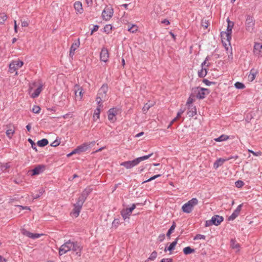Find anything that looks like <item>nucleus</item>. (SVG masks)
<instances>
[{"label":"nucleus","instance_id":"9","mask_svg":"<svg viewBox=\"0 0 262 262\" xmlns=\"http://www.w3.org/2000/svg\"><path fill=\"white\" fill-rule=\"evenodd\" d=\"M253 53L256 56H262V42L255 43L253 48Z\"/></svg>","mask_w":262,"mask_h":262},{"label":"nucleus","instance_id":"14","mask_svg":"<svg viewBox=\"0 0 262 262\" xmlns=\"http://www.w3.org/2000/svg\"><path fill=\"white\" fill-rule=\"evenodd\" d=\"M42 84L41 83H39L37 88L32 93H31V92L32 88H31L29 90V93L31 94V97L33 98L37 97L42 90Z\"/></svg>","mask_w":262,"mask_h":262},{"label":"nucleus","instance_id":"33","mask_svg":"<svg viewBox=\"0 0 262 262\" xmlns=\"http://www.w3.org/2000/svg\"><path fill=\"white\" fill-rule=\"evenodd\" d=\"M7 18V16L5 13H0V24H3Z\"/></svg>","mask_w":262,"mask_h":262},{"label":"nucleus","instance_id":"24","mask_svg":"<svg viewBox=\"0 0 262 262\" xmlns=\"http://www.w3.org/2000/svg\"><path fill=\"white\" fill-rule=\"evenodd\" d=\"M121 214L124 220L129 219L132 213L127 208L123 209L121 212Z\"/></svg>","mask_w":262,"mask_h":262},{"label":"nucleus","instance_id":"26","mask_svg":"<svg viewBox=\"0 0 262 262\" xmlns=\"http://www.w3.org/2000/svg\"><path fill=\"white\" fill-rule=\"evenodd\" d=\"M227 22L228 26L226 32L230 33V34H231L232 30L234 26V23L233 21H230L229 18L227 19Z\"/></svg>","mask_w":262,"mask_h":262},{"label":"nucleus","instance_id":"50","mask_svg":"<svg viewBox=\"0 0 262 262\" xmlns=\"http://www.w3.org/2000/svg\"><path fill=\"white\" fill-rule=\"evenodd\" d=\"M108 119L112 123L114 122L117 120L115 116H108Z\"/></svg>","mask_w":262,"mask_h":262},{"label":"nucleus","instance_id":"3","mask_svg":"<svg viewBox=\"0 0 262 262\" xmlns=\"http://www.w3.org/2000/svg\"><path fill=\"white\" fill-rule=\"evenodd\" d=\"M152 155V154H150L148 155L137 158L132 161H125L121 163L120 165L124 166L126 169H130L137 166L141 161L149 159Z\"/></svg>","mask_w":262,"mask_h":262},{"label":"nucleus","instance_id":"13","mask_svg":"<svg viewBox=\"0 0 262 262\" xmlns=\"http://www.w3.org/2000/svg\"><path fill=\"white\" fill-rule=\"evenodd\" d=\"M75 95L76 100H81L83 96L82 89L78 85L74 86Z\"/></svg>","mask_w":262,"mask_h":262},{"label":"nucleus","instance_id":"21","mask_svg":"<svg viewBox=\"0 0 262 262\" xmlns=\"http://www.w3.org/2000/svg\"><path fill=\"white\" fill-rule=\"evenodd\" d=\"M74 7L77 13L81 14L83 12L82 5L80 2H75Z\"/></svg>","mask_w":262,"mask_h":262},{"label":"nucleus","instance_id":"34","mask_svg":"<svg viewBox=\"0 0 262 262\" xmlns=\"http://www.w3.org/2000/svg\"><path fill=\"white\" fill-rule=\"evenodd\" d=\"M138 30V27L136 25H132L130 27L128 26V31L131 33H135Z\"/></svg>","mask_w":262,"mask_h":262},{"label":"nucleus","instance_id":"27","mask_svg":"<svg viewBox=\"0 0 262 262\" xmlns=\"http://www.w3.org/2000/svg\"><path fill=\"white\" fill-rule=\"evenodd\" d=\"M229 139V136L226 135H222L217 138H215L214 140L216 142H222L224 141Z\"/></svg>","mask_w":262,"mask_h":262},{"label":"nucleus","instance_id":"10","mask_svg":"<svg viewBox=\"0 0 262 262\" xmlns=\"http://www.w3.org/2000/svg\"><path fill=\"white\" fill-rule=\"evenodd\" d=\"M221 35L223 43H225V46H227V42H228L230 45V41L231 39V34L226 32H222L221 33Z\"/></svg>","mask_w":262,"mask_h":262},{"label":"nucleus","instance_id":"22","mask_svg":"<svg viewBox=\"0 0 262 262\" xmlns=\"http://www.w3.org/2000/svg\"><path fill=\"white\" fill-rule=\"evenodd\" d=\"M226 161V159H225L224 158L217 159L213 163V168L215 169H217L220 166H222Z\"/></svg>","mask_w":262,"mask_h":262},{"label":"nucleus","instance_id":"47","mask_svg":"<svg viewBox=\"0 0 262 262\" xmlns=\"http://www.w3.org/2000/svg\"><path fill=\"white\" fill-rule=\"evenodd\" d=\"M194 99H195V96L191 94L188 98L187 103L188 104H190V103H192V102L194 100Z\"/></svg>","mask_w":262,"mask_h":262},{"label":"nucleus","instance_id":"6","mask_svg":"<svg viewBox=\"0 0 262 262\" xmlns=\"http://www.w3.org/2000/svg\"><path fill=\"white\" fill-rule=\"evenodd\" d=\"M24 64V62L20 60H15L12 61L9 64V71L12 73L15 72V75H17V70L20 68Z\"/></svg>","mask_w":262,"mask_h":262},{"label":"nucleus","instance_id":"56","mask_svg":"<svg viewBox=\"0 0 262 262\" xmlns=\"http://www.w3.org/2000/svg\"><path fill=\"white\" fill-rule=\"evenodd\" d=\"M21 26L23 27H27L29 25V24L27 21L26 20H21Z\"/></svg>","mask_w":262,"mask_h":262},{"label":"nucleus","instance_id":"17","mask_svg":"<svg viewBox=\"0 0 262 262\" xmlns=\"http://www.w3.org/2000/svg\"><path fill=\"white\" fill-rule=\"evenodd\" d=\"M80 45V41L79 39H78L77 40L75 41L73 44L72 45L70 51V56L72 57L73 55H74V52L75 50H76L79 47Z\"/></svg>","mask_w":262,"mask_h":262},{"label":"nucleus","instance_id":"4","mask_svg":"<svg viewBox=\"0 0 262 262\" xmlns=\"http://www.w3.org/2000/svg\"><path fill=\"white\" fill-rule=\"evenodd\" d=\"M198 204V199L196 198H192L182 206V209L184 212L189 213L192 211L194 207Z\"/></svg>","mask_w":262,"mask_h":262},{"label":"nucleus","instance_id":"30","mask_svg":"<svg viewBox=\"0 0 262 262\" xmlns=\"http://www.w3.org/2000/svg\"><path fill=\"white\" fill-rule=\"evenodd\" d=\"M231 247L232 248L236 249L237 251L239 250V245L236 241L234 239L231 241Z\"/></svg>","mask_w":262,"mask_h":262},{"label":"nucleus","instance_id":"46","mask_svg":"<svg viewBox=\"0 0 262 262\" xmlns=\"http://www.w3.org/2000/svg\"><path fill=\"white\" fill-rule=\"evenodd\" d=\"M235 184L236 187L241 188L244 185V183L242 181L238 180L235 182Z\"/></svg>","mask_w":262,"mask_h":262},{"label":"nucleus","instance_id":"55","mask_svg":"<svg viewBox=\"0 0 262 262\" xmlns=\"http://www.w3.org/2000/svg\"><path fill=\"white\" fill-rule=\"evenodd\" d=\"M242 204L239 205L236 209L235 210V211L237 212L238 214H239V212L242 209Z\"/></svg>","mask_w":262,"mask_h":262},{"label":"nucleus","instance_id":"37","mask_svg":"<svg viewBox=\"0 0 262 262\" xmlns=\"http://www.w3.org/2000/svg\"><path fill=\"white\" fill-rule=\"evenodd\" d=\"M120 225V220L119 219H115L112 223V226L117 228L119 225Z\"/></svg>","mask_w":262,"mask_h":262},{"label":"nucleus","instance_id":"48","mask_svg":"<svg viewBox=\"0 0 262 262\" xmlns=\"http://www.w3.org/2000/svg\"><path fill=\"white\" fill-rule=\"evenodd\" d=\"M205 239V236L202 234H197L194 237V239Z\"/></svg>","mask_w":262,"mask_h":262},{"label":"nucleus","instance_id":"49","mask_svg":"<svg viewBox=\"0 0 262 262\" xmlns=\"http://www.w3.org/2000/svg\"><path fill=\"white\" fill-rule=\"evenodd\" d=\"M160 174H157V175H155L152 177H151L150 178L148 179V180L145 181L143 183H146V182H150L152 180H155V179L160 177Z\"/></svg>","mask_w":262,"mask_h":262},{"label":"nucleus","instance_id":"41","mask_svg":"<svg viewBox=\"0 0 262 262\" xmlns=\"http://www.w3.org/2000/svg\"><path fill=\"white\" fill-rule=\"evenodd\" d=\"M31 110L33 113L37 114V113H39V111L40 110V108L39 106L34 105L32 107Z\"/></svg>","mask_w":262,"mask_h":262},{"label":"nucleus","instance_id":"20","mask_svg":"<svg viewBox=\"0 0 262 262\" xmlns=\"http://www.w3.org/2000/svg\"><path fill=\"white\" fill-rule=\"evenodd\" d=\"M74 207L71 213V215L72 217H77L78 216L81 211L82 207L76 204H74Z\"/></svg>","mask_w":262,"mask_h":262},{"label":"nucleus","instance_id":"45","mask_svg":"<svg viewBox=\"0 0 262 262\" xmlns=\"http://www.w3.org/2000/svg\"><path fill=\"white\" fill-rule=\"evenodd\" d=\"M248 151L249 152L251 153L253 155L255 156H260L262 155V152L260 151H258L257 152H254V151L251 149H248Z\"/></svg>","mask_w":262,"mask_h":262},{"label":"nucleus","instance_id":"54","mask_svg":"<svg viewBox=\"0 0 262 262\" xmlns=\"http://www.w3.org/2000/svg\"><path fill=\"white\" fill-rule=\"evenodd\" d=\"M17 207L18 208H19V210L27 209V210H30V208L29 207H27V206L23 207L22 206L18 205V206H17Z\"/></svg>","mask_w":262,"mask_h":262},{"label":"nucleus","instance_id":"12","mask_svg":"<svg viewBox=\"0 0 262 262\" xmlns=\"http://www.w3.org/2000/svg\"><path fill=\"white\" fill-rule=\"evenodd\" d=\"M109 57L108 51L105 48H103L100 54V60L102 61L106 62L107 61Z\"/></svg>","mask_w":262,"mask_h":262},{"label":"nucleus","instance_id":"11","mask_svg":"<svg viewBox=\"0 0 262 262\" xmlns=\"http://www.w3.org/2000/svg\"><path fill=\"white\" fill-rule=\"evenodd\" d=\"M223 217L221 216L218 215H214L212 216L211 221H209L211 224H209L208 226H210L211 224L218 226L223 221Z\"/></svg>","mask_w":262,"mask_h":262},{"label":"nucleus","instance_id":"38","mask_svg":"<svg viewBox=\"0 0 262 262\" xmlns=\"http://www.w3.org/2000/svg\"><path fill=\"white\" fill-rule=\"evenodd\" d=\"M9 167H10V165H9L8 163L2 164L0 165V168L4 172L6 171L7 170V169H8Z\"/></svg>","mask_w":262,"mask_h":262},{"label":"nucleus","instance_id":"57","mask_svg":"<svg viewBox=\"0 0 262 262\" xmlns=\"http://www.w3.org/2000/svg\"><path fill=\"white\" fill-rule=\"evenodd\" d=\"M99 28V26L98 25H95L94 26V27H93V29L92 30V31H91V34H93V33L95 32V31H97L98 30Z\"/></svg>","mask_w":262,"mask_h":262},{"label":"nucleus","instance_id":"1","mask_svg":"<svg viewBox=\"0 0 262 262\" xmlns=\"http://www.w3.org/2000/svg\"><path fill=\"white\" fill-rule=\"evenodd\" d=\"M107 92L108 86L106 84H103L99 89L95 99L97 107L95 110L93 115H100L103 109L104 105L103 103L108 99Z\"/></svg>","mask_w":262,"mask_h":262},{"label":"nucleus","instance_id":"19","mask_svg":"<svg viewBox=\"0 0 262 262\" xmlns=\"http://www.w3.org/2000/svg\"><path fill=\"white\" fill-rule=\"evenodd\" d=\"M91 144H94V143L92 142ZM90 144L91 143H83L82 145L78 146L77 147L78 154L87 151L90 147Z\"/></svg>","mask_w":262,"mask_h":262},{"label":"nucleus","instance_id":"52","mask_svg":"<svg viewBox=\"0 0 262 262\" xmlns=\"http://www.w3.org/2000/svg\"><path fill=\"white\" fill-rule=\"evenodd\" d=\"M203 82L207 85H210L211 84L213 83V82L209 81L206 79H203Z\"/></svg>","mask_w":262,"mask_h":262},{"label":"nucleus","instance_id":"43","mask_svg":"<svg viewBox=\"0 0 262 262\" xmlns=\"http://www.w3.org/2000/svg\"><path fill=\"white\" fill-rule=\"evenodd\" d=\"M234 85L235 88L238 89H243L245 88L244 84L243 83L239 82H236Z\"/></svg>","mask_w":262,"mask_h":262},{"label":"nucleus","instance_id":"5","mask_svg":"<svg viewBox=\"0 0 262 262\" xmlns=\"http://www.w3.org/2000/svg\"><path fill=\"white\" fill-rule=\"evenodd\" d=\"M192 91L196 94V97L199 99H204L210 93L208 89L200 87L193 88Z\"/></svg>","mask_w":262,"mask_h":262},{"label":"nucleus","instance_id":"53","mask_svg":"<svg viewBox=\"0 0 262 262\" xmlns=\"http://www.w3.org/2000/svg\"><path fill=\"white\" fill-rule=\"evenodd\" d=\"M28 141L30 142V143L32 145V147L35 149L36 151H37V149L36 148V147H35V143H34V142L32 141V139H28Z\"/></svg>","mask_w":262,"mask_h":262},{"label":"nucleus","instance_id":"44","mask_svg":"<svg viewBox=\"0 0 262 262\" xmlns=\"http://www.w3.org/2000/svg\"><path fill=\"white\" fill-rule=\"evenodd\" d=\"M201 24H202V26L205 28H207L208 26H209V22L206 19H203L202 20V23H201Z\"/></svg>","mask_w":262,"mask_h":262},{"label":"nucleus","instance_id":"25","mask_svg":"<svg viewBox=\"0 0 262 262\" xmlns=\"http://www.w3.org/2000/svg\"><path fill=\"white\" fill-rule=\"evenodd\" d=\"M155 104L154 102L149 101L148 103H146L143 107V112L144 114L147 113V111L149 109V108Z\"/></svg>","mask_w":262,"mask_h":262},{"label":"nucleus","instance_id":"63","mask_svg":"<svg viewBox=\"0 0 262 262\" xmlns=\"http://www.w3.org/2000/svg\"><path fill=\"white\" fill-rule=\"evenodd\" d=\"M162 23L168 25L169 24V21L167 19H164L162 21Z\"/></svg>","mask_w":262,"mask_h":262},{"label":"nucleus","instance_id":"58","mask_svg":"<svg viewBox=\"0 0 262 262\" xmlns=\"http://www.w3.org/2000/svg\"><path fill=\"white\" fill-rule=\"evenodd\" d=\"M160 262H172L171 258H163Z\"/></svg>","mask_w":262,"mask_h":262},{"label":"nucleus","instance_id":"60","mask_svg":"<svg viewBox=\"0 0 262 262\" xmlns=\"http://www.w3.org/2000/svg\"><path fill=\"white\" fill-rule=\"evenodd\" d=\"M165 238V235L164 234H161L158 237V239L160 242H162Z\"/></svg>","mask_w":262,"mask_h":262},{"label":"nucleus","instance_id":"7","mask_svg":"<svg viewBox=\"0 0 262 262\" xmlns=\"http://www.w3.org/2000/svg\"><path fill=\"white\" fill-rule=\"evenodd\" d=\"M245 27L247 31L250 32H252L254 30V18L249 15L247 16L246 22Z\"/></svg>","mask_w":262,"mask_h":262},{"label":"nucleus","instance_id":"31","mask_svg":"<svg viewBox=\"0 0 262 262\" xmlns=\"http://www.w3.org/2000/svg\"><path fill=\"white\" fill-rule=\"evenodd\" d=\"M207 73L206 69L202 68L200 71L198 72V75L200 77H204Z\"/></svg>","mask_w":262,"mask_h":262},{"label":"nucleus","instance_id":"64","mask_svg":"<svg viewBox=\"0 0 262 262\" xmlns=\"http://www.w3.org/2000/svg\"><path fill=\"white\" fill-rule=\"evenodd\" d=\"M0 262H7V260L2 256H0Z\"/></svg>","mask_w":262,"mask_h":262},{"label":"nucleus","instance_id":"36","mask_svg":"<svg viewBox=\"0 0 262 262\" xmlns=\"http://www.w3.org/2000/svg\"><path fill=\"white\" fill-rule=\"evenodd\" d=\"M84 200H85V199L83 196H80L78 198V200L75 204L82 207V206L84 202Z\"/></svg>","mask_w":262,"mask_h":262},{"label":"nucleus","instance_id":"29","mask_svg":"<svg viewBox=\"0 0 262 262\" xmlns=\"http://www.w3.org/2000/svg\"><path fill=\"white\" fill-rule=\"evenodd\" d=\"M256 74V71L254 69H252L250 71V73L248 76L249 80L251 81H253L255 78Z\"/></svg>","mask_w":262,"mask_h":262},{"label":"nucleus","instance_id":"2","mask_svg":"<svg viewBox=\"0 0 262 262\" xmlns=\"http://www.w3.org/2000/svg\"><path fill=\"white\" fill-rule=\"evenodd\" d=\"M71 250L75 252L76 254H78L80 249L77 243L69 241L60 246L59 250V254L60 255H62Z\"/></svg>","mask_w":262,"mask_h":262},{"label":"nucleus","instance_id":"8","mask_svg":"<svg viewBox=\"0 0 262 262\" xmlns=\"http://www.w3.org/2000/svg\"><path fill=\"white\" fill-rule=\"evenodd\" d=\"M114 13L113 9L111 7H106L102 13L103 19L108 20L112 17Z\"/></svg>","mask_w":262,"mask_h":262},{"label":"nucleus","instance_id":"18","mask_svg":"<svg viewBox=\"0 0 262 262\" xmlns=\"http://www.w3.org/2000/svg\"><path fill=\"white\" fill-rule=\"evenodd\" d=\"M22 233L24 235L33 239L39 238L43 235L42 234L33 233L26 230H23Z\"/></svg>","mask_w":262,"mask_h":262},{"label":"nucleus","instance_id":"35","mask_svg":"<svg viewBox=\"0 0 262 262\" xmlns=\"http://www.w3.org/2000/svg\"><path fill=\"white\" fill-rule=\"evenodd\" d=\"M176 227V224L175 223H173L172 226L170 228V229L168 230L167 233V236L169 237L170 234L173 232V230H174L175 228Z\"/></svg>","mask_w":262,"mask_h":262},{"label":"nucleus","instance_id":"39","mask_svg":"<svg viewBox=\"0 0 262 262\" xmlns=\"http://www.w3.org/2000/svg\"><path fill=\"white\" fill-rule=\"evenodd\" d=\"M177 244V239H176L174 241H173L172 243L170 244L169 246L168 247L167 250L168 251H171L173 250L175 248V246H176Z\"/></svg>","mask_w":262,"mask_h":262},{"label":"nucleus","instance_id":"15","mask_svg":"<svg viewBox=\"0 0 262 262\" xmlns=\"http://www.w3.org/2000/svg\"><path fill=\"white\" fill-rule=\"evenodd\" d=\"M45 170V166L43 165H38L32 170V176L37 175Z\"/></svg>","mask_w":262,"mask_h":262},{"label":"nucleus","instance_id":"40","mask_svg":"<svg viewBox=\"0 0 262 262\" xmlns=\"http://www.w3.org/2000/svg\"><path fill=\"white\" fill-rule=\"evenodd\" d=\"M112 30V26L111 25H106L104 28V31L106 33L108 34L111 32Z\"/></svg>","mask_w":262,"mask_h":262},{"label":"nucleus","instance_id":"62","mask_svg":"<svg viewBox=\"0 0 262 262\" xmlns=\"http://www.w3.org/2000/svg\"><path fill=\"white\" fill-rule=\"evenodd\" d=\"M43 192H44L43 190V189H42V190L40 191V192L39 194H38V195H36L35 196H34V199H35L38 198L40 195H41V194L43 193Z\"/></svg>","mask_w":262,"mask_h":262},{"label":"nucleus","instance_id":"28","mask_svg":"<svg viewBox=\"0 0 262 262\" xmlns=\"http://www.w3.org/2000/svg\"><path fill=\"white\" fill-rule=\"evenodd\" d=\"M183 252L185 254L188 255L195 252L194 249L191 248L190 247H186L183 249Z\"/></svg>","mask_w":262,"mask_h":262},{"label":"nucleus","instance_id":"42","mask_svg":"<svg viewBox=\"0 0 262 262\" xmlns=\"http://www.w3.org/2000/svg\"><path fill=\"white\" fill-rule=\"evenodd\" d=\"M239 214H238L237 212H236L235 211L234 212L228 217V221H233L234 220L238 215Z\"/></svg>","mask_w":262,"mask_h":262},{"label":"nucleus","instance_id":"61","mask_svg":"<svg viewBox=\"0 0 262 262\" xmlns=\"http://www.w3.org/2000/svg\"><path fill=\"white\" fill-rule=\"evenodd\" d=\"M71 154H72V155H73L74 154H78V150H77V148H75L74 150H73L71 152Z\"/></svg>","mask_w":262,"mask_h":262},{"label":"nucleus","instance_id":"32","mask_svg":"<svg viewBox=\"0 0 262 262\" xmlns=\"http://www.w3.org/2000/svg\"><path fill=\"white\" fill-rule=\"evenodd\" d=\"M48 144V141L46 139H43L37 142V145L40 147H43Z\"/></svg>","mask_w":262,"mask_h":262},{"label":"nucleus","instance_id":"59","mask_svg":"<svg viewBox=\"0 0 262 262\" xmlns=\"http://www.w3.org/2000/svg\"><path fill=\"white\" fill-rule=\"evenodd\" d=\"M136 208V205L133 204L132 207L128 208H127L131 213H132L133 211Z\"/></svg>","mask_w":262,"mask_h":262},{"label":"nucleus","instance_id":"16","mask_svg":"<svg viewBox=\"0 0 262 262\" xmlns=\"http://www.w3.org/2000/svg\"><path fill=\"white\" fill-rule=\"evenodd\" d=\"M8 129L6 131V135L8 138L10 139H12L13 135L14 134L15 129L14 125L9 124L7 125Z\"/></svg>","mask_w":262,"mask_h":262},{"label":"nucleus","instance_id":"23","mask_svg":"<svg viewBox=\"0 0 262 262\" xmlns=\"http://www.w3.org/2000/svg\"><path fill=\"white\" fill-rule=\"evenodd\" d=\"M122 113L121 109L120 107H114L108 111V115H118Z\"/></svg>","mask_w":262,"mask_h":262},{"label":"nucleus","instance_id":"51","mask_svg":"<svg viewBox=\"0 0 262 262\" xmlns=\"http://www.w3.org/2000/svg\"><path fill=\"white\" fill-rule=\"evenodd\" d=\"M59 144H60L59 141H58V140H55L51 144V146H53V147H56L58 145H59Z\"/></svg>","mask_w":262,"mask_h":262}]
</instances>
